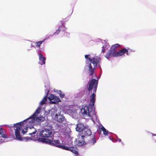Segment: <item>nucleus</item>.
I'll use <instances>...</instances> for the list:
<instances>
[{
  "label": "nucleus",
  "mask_w": 156,
  "mask_h": 156,
  "mask_svg": "<svg viewBox=\"0 0 156 156\" xmlns=\"http://www.w3.org/2000/svg\"><path fill=\"white\" fill-rule=\"evenodd\" d=\"M59 95L60 97L61 98H63L65 96V94L64 93H62V91L59 90Z\"/></svg>",
  "instance_id": "29"
},
{
  "label": "nucleus",
  "mask_w": 156,
  "mask_h": 156,
  "mask_svg": "<svg viewBox=\"0 0 156 156\" xmlns=\"http://www.w3.org/2000/svg\"><path fill=\"white\" fill-rule=\"evenodd\" d=\"M48 98L50 101L49 103L50 104L58 105V102H61L58 97L53 94H51Z\"/></svg>",
  "instance_id": "5"
},
{
  "label": "nucleus",
  "mask_w": 156,
  "mask_h": 156,
  "mask_svg": "<svg viewBox=\"0 0 156 156\" xmlns=\"http://www.w3.org/2000/svg\"><path fill=\"white\" fill-rule=\"evenodd\" d=\"M115 141H119L120 142H121V139H119V138L118 137H117V139L116 140H115Z\"/></svg>",
  "instance_id": "30"
},
{
  "label": "nucleus",
  "mask_w": 156,
  "mask_h": 156,
  "mask_svg": "<svg viewBox=\"0 0 156 156\" xmlns=\"http://www.w3.org/2000/svg\"><path fill=\"white\" fill-rule=\"evenodd\" d=\"M5 130L3 129L0 128V135L3 138H7L8 137L7 135L4 134Z\"/></svg>",
  "instance_id": "21"
},
{
  "label": "nucleus",
  "mask_w": 156,
  "mask_h": 156,
  "mask_svg": "<svg viewBox=\"0 0 156 156\" xmlns=\"http://www.w3.org/2000/svg\"><path fill=\"white\" fill-rule=\"evenodd\" d=\"M107 43H105V45H103L102 47L101 52H103V54L105 51V49L107 47Z\"/></svg>",
  "instance_id": "25"
},
{
  "label": "nucleus",
  "mask_w": 156,
  "mask_h": 156,
  "mask_svg": "<svg viewBox=\"0 0 156 156\" xmlns=\"http://www.w3.org/2000/svg\"><path fill=\"white\" fill-rule=\"evenodd\" d=\"M109 138L110 140H111L113 142H114L115 141V139L111 138L110 137H109Z\"/></svg>",
  "instance_id": "32"
},
{
  "label": "nucleus",
  "mask_w": 156,
  "mask_h": 156,
  "mask_svg": "<svg viewBox=\"0 0 156 156\" xmlns=\"http://www.w3.org/2000/svg\"><path fill=\"white\" fill-rule=\"evenodd\" d=\"M85 128V126H84V125L82 123H79L77 125L76 129V131L81 133Z\"/></svg>",
  "instance_id": "14"
},
{
  "label": "nucleus",
  "mask_w": 156,
  "mask_h": 156,
  "mask_svg": "<svg viewBox=\"0 0 156 156\" xmlns=\"http://www.w3.org/2000/svg\"><path fill=\"white\" fill-rule=\"evenodd\" d=\"M66 34L67 35H69V33H66Z\"/></svg>",
  "instance_id": "35"
},
{
  "label": "nucleus",
  "mask_w": 156,
  "mask_h": 156,
  "mask_svg": "<svg viewBox=\"0 0 156 156\" xmlns=\"http://www.w3.org/2000/svg\"><path fill=\"white\" fill-rule=\"evenodd\" d=\"M47 113L50 114L55 120L59 122H62L65 120V117L61 114L60 108H51Z\"/></svg>",
  "instance_id": "2"
},
{
  "label": "nucleus",
  "mask_w": 156,
  "mask_h": 156,
  "mask_svg": "<svg viewBox=\"0 0 156 156\" xmlns=\"http://www.w3.org/2000/svg\"><path fill=\"white\" fill-rule=\"evenodd\" d=\"M78 137V138L76 140L77 143L76 144L78 146L81 147L84 145L85 144V142L84 141V138H83V136H81L80 135H79Z\"/></svg>",
  "instance_id": "11"
},
{
  "label": "nucleus",
  "mask_w": 156,
  "mask_h": 156,
  "mask_svg": "<svg viewBox=\"0 0 156 156\" xmlns=\"http://www.w3.org/2000/svg\"><path fill=\"white\" fill-rule=\"evenodd\" d=\"M63 26V25L62 24L61 25V26H60L58 29L56 30V32H55L53 34H57L59 33L61 31V28Z\"/></svg>",
  "instance_id": "27"
},
{
  "label": "nucleus",
  "mask_w": 156,
  "mask_h": 156,
  "mask_svg": "<svg viewBox=\"0 0 156 156\" xmlns=\"http://www.w3.org/2000/svg\"><path fill=\"white\" fill-rule=\"evenodd\" d=\"M89 142L91 145H93L96 143V140L94 138H93Z\"/></svg>",
  "instance_id": "23"
},
{
  "label": "nucleus",
  "mask_w": 156,
  "mask_h": 156,
  "mask_svg": "<svg viewBox=\"0 0 156 156\" xmlns=\"http://www.w3.org/2000/svg\"><path fill=\"white\" fill-rule=\"evenodd\" d=\"M45 40V39H44L43 40H42V41H40L38 42H36V46L38 48H40L41 44L43 42H44Z\"/></svg>",
  "instance_id": "24"
},
{
  "label": "nucleus",
  "mask_w": 156,
  "mask_h": 156,
  "mask_svg": "<svg viewBox=\"0 0 156 156\" xmlns=\"http://www.w3.org/2000/svg\"><path fill=\"white\" fill-rule=\"evenodd\" d=\"M48 94L46 95L42 99V100L40 102L39 104V107H42L46 103V102L47 101L48 98Z\"/></svg>",
  "instance_id": "17"
},
{
  "label": "nucleus",
  "mask_w": 156,
  "mask_h": 156,
  "mask_svg": "<svg viewBox=\"0 0 156 156\" xmlns=\"http://www.w3.org/2000/svg\"><path fill=\"white\" fill-rule=\"evenodd\" d=\"M125 53L128 55L129 54L128 53V50L126 48L123 49L121 50H120L119 51L116 52V55L117 57L121 56Z\"/></svg>",
  "instance_id": "15"
},
{
  "label": "nucleus",
  "mask_w": 156,
  "mask_h": 156,
  "mask_svg": "<svg viewBox=\"0 0 156 156\" xmlns=\"http://www.w3.org/2000/svg\"><path fill=\"white\" fill-rule=\"evenodd\" d=\"M37 135H38V132L37 133Z\"/></svg>",
  "instance_id": "36"
},
{
  "label": "nucleus",
  "mask_w": 156,
  "mask_h": 156,
  "mask_svg": "<svg viewBox=\"0 0 156 156\" xmlns=\"http://www.w3.org/2000/svg\"><path fill=\"white\" fill-rule=\"evenodd\" d=\"M58 129H56L55 131V132H59V131H60V129H59V128L58 127Z\"/></svg>",
  "instance_id": "34"
},
{
  "label": "nucleus",
  "mask_w": 156,
  "mask_h": 156,
  "mask_svg": "<svg viewBox=\"0 0 156 156\" xmlns=\"http://www.w3.org/2000/svg\"><path fill=\"white\" fill-rule=\"evenodd\" d=\"M91 132L90 129L88 128V126L87 125L85 126V128L81 132V135H80L83 136L84 138L86 136H89L91 135Z\"/></svg>",
  "instance_id": "9"
},
{
  "label": "nucleus",
  "mask_w": 156,
  "mask_h": 156,
  "mask_svg": "<svg viewBox=\"0 0 156 156\" xmlns=\"http://www.w3.org/2000/svg\"><path fill=\"white\" fill-rule=\"evenodd\" d=\"M38 141L39 142H46L47 143V141L48 140L44 139L42 138H38Z\"/></svg>",
  "instance_id": "28"
},
{
  "label": "nucleus",
  "mask_w": 156,
  "mask_h": 156,
  "mask_svg": "<svg viewBox=\"0 0 156 156\" xmlns=\"http://www.w3.org/2000/svg\"><path fill=\"white\" fill-rule=\"evenodd\" d=\"M88 60L90 62H92L94 65L95 67L97 66L98 63H99L101 61V58L97 56H95L92 59L90 58H88Z\"/></svg>",
  "instance_id": "8"
},
{
  "label": "nucleus",
  "mask_w": 156,
  "mask_h": 156,
  "mask_svg": "<svg viewBox=\"0 0 156 156\" xmlns=\"http://www.w3.org/2000/svg\"><path fill=\"white\" fill-rule=\"evenodd\" d=\"M76 150V148L73 146H70L69 151H71L72 153L75 154L76 155L75 156H78V152Z\"/></svg>",
  "instance_id": "19"
},
{
  "label": "nucleus",
  "mask_w": 156,
  "mask_h": 156,
  "mask_svg": "<svg viewBox=\"0 0 156 156\" xmlns=\"http://www.w3.org/2000/svg\"><path fill=\"white\" fill-rule=\"evenodd\" d=\"M120 46V45L118 44H116L114 45H113L111 48V49H112V50H113L114 51H115V52H117L116 51V48L119 47Z\"/></svg>",
  "instance_id": "22"
},
{
  "label": "nucleus",
  "mask_w": 156,
  "mask_h": 156,
  "mask_svg": "<svg viewBox=\"0 0 156 156\" xmlns=\"http://www.w3.org/2000/svg\"><path fill=\"white\" fill-rule=\"evenodd\" d=\"M88 87L87 88L88 90L90 91L93 89V92L96 93L98 84V80L93 78L88 82Z\"/></svg>",
  "instance_id": "4"
},
{
  "label": "nucleus",
  "mask_w": 156,
  "mask_h": 156,
  "mask_svg": "<svg viewBox=\"0 0 156 156\" xmlns=\"http://www.w3.org/2000/svg\"><path fill=\"white\" fill-rule=\"evenodd\" d=\"M89 69L88 71V73L90 76H92L94 74V68H93L91 64H90L89 66Z\"/></svg>",
  "instance_id": "18"
},
{
  "label": "nucleus",
  "mask_w": 156,
  "mask_h": 156,
  "mask_svg": "<svg viewBox=\"0 0 156 156\" xmlns=\"http://www.w3.org/2000/svg\"><path fill=\"white\" fill-rule=\"evenodd\" d=\"M4 141V140L0 137V144Z\"/></svg>",
  "instance_id": "33"
},
{
  "label": "nucleus",
  "mask_w": 156,
  "mask_h": 156,
  "mask_svg": "<svg viewBox=\"0 0 156 156\" xmlns=\"http://www.w3.org/2000/svg\"><path fill=\"white\" fill-rule=\"evenodd\" d=\"M80 112L82 115L86 117H91L92 119H97L96 115L95 108H81Z\"/></svg>",
  "instance_id": "3"
},
{
  "label": "nucleus",
  "mask_w": 156,
  "mask_h": 156,
  "mask_svg": "<svg viewBox=\"0 0 156 156\" xmlns=\"http://www.w3.org/2000/svg\"><path fill=\"white\" fill-rule=\"evenodd\" d=\"M87 107V106H85V107Z\"/></svg>",
  "instance_id": "37"
},
{
  "label": "nucleus",
  "mask_w": 156,
  "mask_h": 156,
  "mask_svg": "<svg viewBox=\"0 0 156 156\" xmlns=\"http://www.w3.org/2000/svg\"><path fill=\"white\" fill-rule=\"evenodd\" d=\"M96 93L94 92L90 96V102L89 106L90 107H94L95 101Z\"/></svg>",
  "instance_id": "13"
},
{
  "label": "nucleus",
  "mask_w": 156,
  "mask_h": 156,
  "mask_svg": "<svg viewBox=\"0 0 156 156\" xmlns=\"http://www.w3.org/2000/svg\"><path fill=\"white\" fill-rule=\"evenodd\" d=\"M101 129L103 131V134L105 135H107L108 134H111L112 133L109 132L103 126L101 128Z\"/></svg>",
  "instance_id": "20"
},
{
  "label": "nucleus",
  "mask_w": 156,
  "mask_h": 156,
  "mask_svg": "<svg viewBox=\"0 0 156 156\" xmlns=\"http://www.w3.org/2000/svg\"><path fill=\"white\" fill-rule=\"evenodd\" d=\"M39 134L40 136L45 137H49L53 136L52 132L51 130L47 129H45L41 130Z\"/></svg>",
  "instance_id": "6"
},
{
  "label": "nucleus",
  "mask_w": 156,
  "mask_h": 156,
  "mask_svg": "<svg viewBox=\"0 0 156 156\" xmlns=\"http://www.w3.org/2000/svg\"><path fill=\"white\" fill-rule=\"evenodd\" d=\"M90 55H85V58L86 59L88 60V58H89L88 56H90Z\"/></svg>",
  "instance_id": "31"
},
{
  "label": "nucleus",
  "mask_w": 156,
  "mask_h": 156,
  "mask_svg": "<svg viewBox=\"0 0 156 156\" xmlns=\"http://www.w3.org/2000/svg\"><path fill=\"white\" fill-rule=\"evenodd\" d=\"M39 61L38 63L42 65L45 64L46 58L44 57L41 53L39 54Z\"/></svg>",
  "instance_id": "16"
},
{
  "label": "nucleus",
  "mask_w": 156,
  "mask_h": 156,
  "mask_svg": "<svg viewBox=\"0 0 156 156\" xmlns=\"http://www.w3.org/2000/svg\"><path fill=\"white\" fill-rule=\"evenodd\" d=\"M70 146H69V147H67V146H62L61 145L60 147L59 148L62 149L64 150L69 151V148H70Z\"/></svg>",
  "instance_id": "26"
},
{
  "label": "nucleus",
  "mask_w": 156,
  "mask_h": 156,
  "mask_svg": "<svg viewBox=\"0 0 156 156\" xmlns=\"http://www.w3.org/2000/svg\"><path fill=\"white\" fill-rule=\"evenodd\" d=\"M47 143L55 147L60 148L61 145V143L58 140H48L47 141Z\"/></svg>",
  "instance_id": "10"
},
{
  "label": "nucleus",
  "mask_w": 156,
  "mask_h": 156,
  "mask_svg": "<svg viewBox=\"0 0 156 156\" xmlns=\"http://www.w3.org/2000/svg\"><path fill=\"white\" fill-rule=\"evenodd\" d=\"M67 113L69 115L72 116L74 119H77L79 117L77 113V112L74 108H69L67 111Z\"/></svg>",
  "instance_id": "7"
},
{
  "label": "nucleus",
  "mask_w": 156,
  "mask_h": 156,
  "mask_svg": "<svg viewBox=\"0 0 156 156\" xmlns=\"http://www.w3.org/2000/svg\"><path fill=\"white\" fill-rule=\"evenodd\" d=\"M41 108H37L35 112L27 119L13 124L17 140L22 141L23 139L21 136V134H25L28 130H30L29 135H33L36 134L37 130L34 128V125H40L41 122L45 119L44 117L38 116L40 113Z\"/></svg>",
  "instance_id": "1"
},
{
  "label": "nucleus",
  "mask_w": 156,
  "mask_h": 156,
  "mask_svg": "<svg viewBox=\"0 0 156 156\" xmlns=\"http://www.w3.org/2000/svg\"><path fill=\"white\" fill-rule=\"evenodd\" d=\"M116 52H115V51L110 48L108 52L105 55V57L107 59H109L112 57H117V56H116Z\"/></svg>",
  "instance_id": "12"
}]
</instances>
